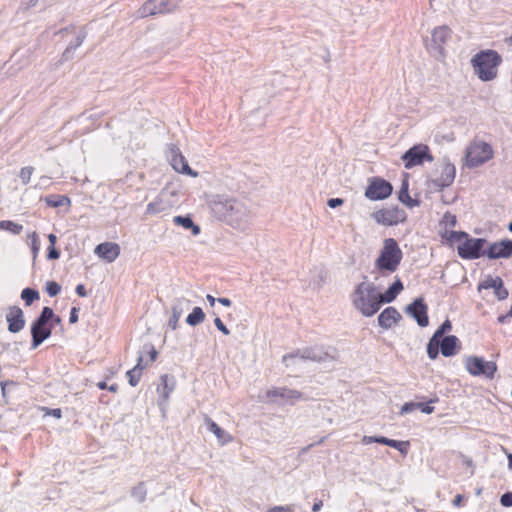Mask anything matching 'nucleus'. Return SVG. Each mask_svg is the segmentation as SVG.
<instances>
[{"mask_svg": "<svg viewBox=\"0 0 512 512\" xmlns=\"http://www.w3.org/2000/svg\"><path fill=\"white\" fill-rule=\"evenodd\" d=\"M502 58L495 50L480 51L471 59L474 73L482 81H491L496 78L498 66L501 64Z\"/></svg>", "mask_w": 512, "mask_h": 512, "instance_id": "obj_4", "label": "nucleus"}, {"mask_svg": "<svg viewBox=\"0 0 512 512\" xmlns=\"http://www.w3.org/2000/svg\"><path fill=\"white\" fill-rule=\"evenodd\" d=\"M147 355H148V362L149 363H153L154 361H156L157 359V355H158V352L156 351V349L154 348V346H150L149 347V350L147 351Z\"/></svg>", "mask_w": 512, "mask_h": 512, "instance_id": "obj_47", "label": "nucleus"}, {"mask_svg": "<svg viewBox=\"0 0 512 512\" xmlns=\"http://www.w3.org/2000/svg\"><path fill=\"white\" fill-rule=\"evenodd\" d=\"M490 289L495 290V294L499 300H504L508 297V291L504 287L503 281L500 277H488L480 285L479 289Z\"/></svg>", "mask_w": 512, "mask_h": 512, "instance_id": "obj_20", "label": "nucleus"}, {"mask_svg": "<svg viewBox=\"0 0 512 512\" xmlns=\"http://www.w3.org/2000/svg\"><path fill=\"white\" fill-rule=\"evenodd\" d=\"M207 300L211 306L215 304L216 299L212 295H207Z\"/></svg>", "mask_w": 512, "mask_h": 512, "instance_id": "obj_59", "label": "nucleus"}, {"mask_svg": "<svg viewBox=\"0 0 512 512\" xmlns=\"http://www.w3.org/2000/svg\"><path fill=\"white\" fill-rule=\"evenodd\" d=\"M403 288V283L400 279H397L383 294L380 293L381 303L394 301Z\"/></svg>", "mask_w": 512, "mask_h": 512, "instance_id": "obj_24", "label": "nucleus"}, {"mask_svg": "<svg viewBox=\"0 0 512 512\" xmlns=\"http://www.w3.org/2000/svg\"><path fill=\"white\" fill-rule=\"evenodd\" d=\"M493 154L490 144L482 140H474L466 149L465 164L470 168L478 167L492 159Z\"/></svg>", "mask_w": 512, "mask_h": 512, "instance_id": "obj_6", "label": "nucleus"}, {"mask_svg": "<svg viewBox=\"0 0 512 512\" xmlns=\"http://www.w3.org/2000/svg\"><path fill=\"white\" fill-rule=\"evenodd\" d=\"M452 329L451 322L446 320L442 323V325L435 331L433 335L439 337L440 339L444 336L446 332H449Z\"/></svg>", "mask_w": 512, "mask_h": 512, "instance_id": "obj_40", "label": "nucleus"}, {"mask_svg": "<svg viewBox=\"0 0 512 512\" xmlns=\"http://www.w3.org/2000/svg\"><path fill=\"white\" fill-rule=\"evenodd\" d=\"M388 446L397 449L402 455L405 456L408 453L410 443L409 441L389 439Z\"/></svg>", "mask_w": 512, "mask_h": 512, "instance_id": "obj_37", "label": "nucleus"}, {"mask_svg": "<svg viewBox=\"0 0 512 512\" xmlns=\"http://www.w3.org/2000/svg\"><path fill=\"white\" fill-rule=\"evenodd\" d=\"M402 319L400 312L395 307L385 308L378 316V323L383 329L396 326Z\"/></svg>", "mask_w": 512, "mask_h": 512, "instance_id": "obj_19", "label": "nucleus"}, {"mask_svg": "<svg viewBox=\"0 0 512 512\" xmlns=\"http://www.w3.org/2000/svg\"><path fill=\"white\" fill-rule=\"evenodd\" d=\"M34 168L32 166H26L21 168L19 177L23 184H28L31 180Z\"/></svg>", "mask_w": 512, "mask_h": 512, "instance_id": "obj_38", "label": "nucleus"}, {"mask_svg": "<svg viewBox=\"0 0 512 512\" xmlns=\"http://www.w3.org/2000/svg\"><path fill=\"white\" fill-rule=\"evenodd\" d=\"M174 223L183 226L185 229H193L194 234L199 233V227L195 226L190 217L176 216L174 217Z\"/></svg>", "mask_w": 512, "mask_h": 512, "instance_id": "obj_36", "label": "nucleus"}, {"mask_svg": "<svg viewBox=\"0 0 512 512\" xmlns=\"http://www.w3.org/2000/svg\"><path fill=\"white\" fill-rule=\"evenodd\" d=\"M5 319L8 324V331L11 333H18L25 327V316L19 306L8 307Z\"/></svg>", "mask_w": 512, "mask_h": 512, "instance_id": "obj_12", "label": "nucleus"}, {"mask_svg": "<svg viewBox=\"0 0 512 512\" xmlns=\"http://www.w3.org/2000/svg\"><path fill=\"white\" fill-rule=\"evenodd\" d=\"M466 465H468V466H472V460H470V459H469V460H467V461H466Z\"/></svg>", "mask_w": 512, "mask_h": 512, "instance_id": "obj_63", "label": "nucleus"}, {"mask_svg": "<svg viewBox=\"0 0 512 512\" xmlns=\"http://www.w3.org/2000/svg\"><path fill=\"white\" fill-rule=\"evenodd\" d=\"M78 312H79L78 308L72 307V309L70 311V317H69V322L71 324H74L78 321Z\"/></svg>", "mask_w": 512, "mask_h": 512, "instance_id": "obj_48", "label": "nucleus"}, {"mask_svg": "<svg viewBox=\"0 0 512 512\" xmlns=\"http://www.w3.org/2000/svg\"><path fill=\"white\" fill-rule=\"evenodd\" d=\"M170 163L173 169L178 173L187 174L192 177L198 176V173L190 168L185 156L180 152L178 148H173L171 150Z\"/></svg>", "mask_w": 512, "mask_h": 512, "instance_id": "obj_16", "label": "nucleus"}, {"mask_svg": "<svg viewBox=\"0 0 512 512\" xmlns=\"http://www.w3.org/2000/svg\"><path fill=\"white\" fill-rule=\"evenodd\" d=\"M48 240L50 242V245L55 246L56 241H57V237H56L55 234H49L48 235Z\"/></svg>", "mask_w": 512, "mask_h": 512, "instance_id": "obj_56", "label": "nucleus"}, {"mask_svg": "<svg viewBox=\"0 0 512 512\" xmlns=\"http://www.w3.org/2000/svg\"><path fill=\"white\" fill-rule=\"evenodd\" d=\"M483 254L490 259L509 258L512 255V240L491 243Z\"/></svg>", "mask_w": 512, "mask_h": 512, "instance_id": "obj_15", "label": "nucleus"}, {"mask_svg": "<svg viewBox=\"0 0 512 512\" xmlns=\"http://www.w3.org/2000/svg\"><path fill=\"white\" fill-rule=\"evenodd\" d=\"M399 200L405 204L406 206L408 207H414L415 205H417V202L414 201L411 196L409 195V192H408V182L407 181H404L403 184H402V187L399 191Z\"/></svg>", "mask_w": 512, "mask_h": 512, "instance_id": "obj_31", "label": "nucleus"}, {"mask_svg": "<svg viewBox=\"0 0 512 512\" xmlns=\"http://www.w3.org/2000/svg\"><path fill=\"white\" fill-rule=\"evenodd\" d=\"M169 0H148L139 9L141 18L169 13L173 10Z\"/></svg>", "mask_w": 512, "mask_h": 512, "instance_id": "obj_11", "label": "nucleus"}, {"mask_svg": "<svg viewBox=\"0 0 512 512\" xmlns=\"http://www.w3.org/2000/svg\"><path fill=\"white\" fill-rule=\"evenodd\" d=\"M29 238L31 240V247L34 252V256L36 257V255L38 254L39 249H40V242H39L38 234L36 232H32L29 235Z\"/></svg>", "mask_w": 512, "mask_h": 512, "instance_id": "obj_41", "label": "nucleus"}, {"mask_svg": "<svg viewBox=\"0 0 512 512\" xmlns=\"http://www.w3.org/2000/svg\"><path fill=\"white\" fill-rule=\"evenodd\" d=\"M0 230H6L17 235L22 232L23 226L10 220H2L0 221Z\"/></svg>", "mask_w": 512, "mask_h": 512, "instance_id": "obj_35", "label": "nucleus"}, {"mask_svg": "<svg viewBox=\"0 0 512 512\" xmlns=\"http://www.w3.org/2000/svg\"><path fill=\"white\" fill-rule=\"evenodd\" d=\"M174 385L169 383L168 375H162L160 377V385L157 388L158 394L163 398V400H167L173 391Z\"/></svg>", "mask_w": 512, "mask_h": 512, "instance_id": "obj_28", "label": "nucleus"}, {"mask_svg": "<svg viewBox=\"0 0 512 512\" xmlns=\"http://www.w3.org/2000/svg\"><path fill=\"white\" fill-rule=\"evenodd\" d=\"M217 301L227 307L231 306L232 304L231 300L228 298H218Z\"/></svg>", "mask_w": 512, "mask_h": 512, "instance_id": "obj_54", "label": "nucleus"}, {"mask_svg": "<svg viewBox=\"0 0 512 512\" xmlns=\"http://www.w3.org/2000/svg\"><path fill=\"white\" fill-rule=\"evenodd\" d=\"M457 224L456 216L450 212H447L443 215L441 221L439 222V235L441 237V241L443 242V234L445 232H456L454 230Z\"/></svg>", "mask_w": 512, "mask_h": 512, "instance_id": "obj_22", "label": "nucleus"}, {"mask_svg": "<svg viewBox=\"0 0 512 512\" xmlns=\"http://www.w3.org/2000/svg\"><path fill=\"white\" fill-rule=\"evenodd\" d=\"M506 42L512 46V35L506 39Z\"/></svg>", "mask_w": 512, "mask_h": 512, "instance_id": "obj_62", "label": "nucleus"}, {"mask_svg": "<svg viewBox=\"0 0 512 512\" xmlns=\"http://www.w3.org/2000/svg\"><path fill=\"white\" fill-rule=\"evenodd\" d=\"M54 317V312L50 307H44L39 317L31 325L32 348H37L52 333V324L50 320Z\"/></svg>", "mask_w": 512, "mask_h": 512, "instance_id": "obj_5", "label": "nucleus"}, {"mask_svg": "<svg viewBox=\"0 0 512 512\" xmlns=\"http://www.w3.org/2000/svg\"><path fill=\"white\" fill-rule=\"evenodd\" d=\"M61 287L55 281H49L46 284V292L49 296L54 297L60 293Z\"/></svg>", "mask_w": 512, "mask_h": 512, "instance_id": "obj_39", "label": "nucleus"}, {"mask_svg": "<svg viewBox=\"0 0 512 512\" xmlns=\"http://www.w3.org/2000/svg\"><path fill=\"white\" fill-rule=\"evenodd\" d=\"M440 338L433 335L427 345V354L430 359L434 360L438 357L439 348L441 349Z\"/></svg>", "mask_w": 512, "mask_h": 512, "instance_id": "obj_30", "label": "nucleus"}, {"mask_svg": "<svg viewBox=\"0 0 512 512\" xmlns=\"http://www.w3.org/2000/svg\"><path fill=\"white\" fill-rule=\"evenodd\" d=\"M463 500H464L463 495L457 494L453 500V505L456 507H460V506H462Z\"/></svg>", "mask_w": 512, "mask_h": 512, "instance_id": "obj_50", "label": "nucleus"}, {"mask_svg": "<svg viewBox=\"0 0 512 512\" xmlns=\"http://www.w3.org/2000/svg\"><path fill=\"white\" fill-rule=\"evenodd\" d=\"M500 503L504 507L512 506V492H507L503 494L500 498Z\"/></svg>", "mask_w": 512, "mask_h": 512, "instance_id": "obj_42", "label": "nucleus"}, {"mask_svg": "<svg viewBox=\"0 0 512 512\" xmlns=\"http://www.w3.org/2000/svg\"><path fill=\"white\" fill-rule=\"evenodd\" d=\"M392 192L393 186L390 182L380 177H372L365 189V197L372 201L384 200L390 197Z\"/></svg>", "mask_w": 512, "mask_h": 512, "instance_id": "obj_9", "label": "nucleus"}, {"mask_svg": "<svg viewBox=\"0 0 512 512\" xmlns=\"http://www.w3.org/2000/svg\"><path fill=\"white\" fill-rule=\"evenodd\" d=\"M440 344L442 355L445 357H450L456 353L458 338L454 335L442 337Z\"/></svg>", "mask_w": 512, "mask_h": 512, "instance_id": "obj_23", "label": "nucleus"}, {"mask_svg": "<svg viewBox=\"0 0 512 512\" xmlns=\"http://www.w3.org/2000/svg\"><path fill=\"white\" fill-rule=\"evenodd\" d=\"M508 466L512 470V454H508Z\"/></svg>", "mask_w": 512, "mask_h": 512, "instance_id": "obj_61", "label": "nucleus"}, {"mask_svg": "<svg viewBox=\"0 0 512 512\" xmlns=\"http://www.w3.org/2000/svg\"><path fill=\"white\" fill-rule=\"evenodd\" d=\"M343 204V199L341 198H332L328 200V206L331 208H336Z\"/></svg>", "mask_w": 512, "mask_h": 512, "instance_id": "obj_49", "label": "nucleus"}, {"mask_svg": "<svg viewBox=\"0 0 512 512\" xmlns=\"http://www.w3.org/2000/svg\"><path fill=\"white\" fill-rule=\"evenodd\" d=\"M438 399H431L428 403H417V402H407L404 405H402L400 409V414L404 415L410 412H413L417 409H419L421 412L425 414H431L434 412V407L430 404L437 402Z\"/></svg>", "mask_w": 512, "mask_h": 512, "instance_id": "obj_21", "label": "nucleus"}, {"mask_svg": "<svg viewBox=\"0 0 512 512\" xmlns=\"http://www.w3.org/2000/svg\"><path fill=\"white\" fill-rule=\"evenodd\" d=\"M42 410L45 412V415H51L55 418H61L62 417V411L60 408H42Z\"/></svg>", "mask_w": 512, "mask_h": 512, "instance_id": "obj_43", "label": "nucleus"}, {"mask_svg": "<svg viewBox=\"0 0 512 512\" xmlns=\"http://www.w3.org/2000/svg\"><path fill=\"white\" fill-rule=\"evenodd\" d=\"M404 166L406 169H411L415 166L422 165L424 161H432L433 156L430 154V149L425 144H418L411 147L402 156Z\"/></svg>", "mask_w": 512, "mask_h": 512, "instance_id": "obj_10", "label": "nucleus"}, {"mask_svg": "<svg viewBox=\"0 0 512 512\" xmlns=\"http://www.w3.org/2000/svg\"><path fill=\"white\" fill-rule=\"evenodd\" d=\"M97 387L100 389V390H105L107 389L108 385L105 381H102V382H98L97 383Z\"/></svg>", "mask_w": 512, "mask_h": 512, "instance_id": "obj_58", "label": "nucleus"}, {"mask_svg": "<svg viewBox=\"0 0 512 512\" xmlns=\"http://www.w3.org/2000/svg\"><path fill=\"white\" fill-rule=\"evenodd\" d=\"M431 36L433 43L441 47L450 38L451 29L446 25L436 27L433 29Z\"/></svg>", "mask_w": 512, "mask_h": 512, "instance_id": "obj_25", "label": "nucleus"}, {"mask_svg": "<svg viewBox=\"0 0 512 512\" xmlns=\"http://www.w3.org/2000/svg\"><path fill=\"white\" fill-rule=\"evenodd\" d=\"M403 256L398 242L394 238H385L374 267L381 276L391 275L399 269Z\"/></svg>", "mask_w": 512, "mask_h": 512, "instance_id": "obj_2", "label": "nucleus"}, {"mask_svg": "<svg viewBox=\"0 0 512 512\" xmlns=\"http://www.w3.org/2000/svg\"><path fill=\"white\" fill-rule=\"evenodd\" d=\"M204 422L207 425L209 431H211L217 437V439L221 441L223 444L232 440L231 436L227 435L225 431L210 417L205 416Z\"/></svg>", "mask_w": 512, "mask_h": 512, "instance_id": "obj_26", "label": "nucleus"}, {"mask_svg": "<svg viewBox=\"0 0 512 512\" xmlns=\"http://www.w3.org/2000/svg\"><path fill=\"white\" fill-rule=\"evenodd\" d=\"M323 507V501L322 500H317L313 506H312V511L313 512H318L321 510V508Z\"/></svg>", "mask_w": 512, "mask_h": 512, "instance_id": "obj_53", "label": "nucleus"}, {"mask_svg": "<svg viewBox=\"0 0 512 512\" xmlns=\"http://www.w3.org/2000/svg\"><path fill=\"white\" fill-rule=\"evenodd\" d=\"M372 219L381 226L391 227L403 224L407 213L397 205L382 207L371 214Z\"/></svg>", "mask_w": 512, "mask_h": 512, "instance_id": "obj_7", "label": "nucleus"}, {"mask_svg": "<svg viewBox=\"0 0 512 512\" xmlns=\"http://www.w3.org/2000/svg\"><path fill=\"white\" fill-rule=\"evenodd\" d=\"M205 314L200 307H195L193 311L187 316V323L191 326H195L204 321Z\"/></svg>", "mask_w": 512, "mask_h": 512, "instance_id": "obj_32", "label": "nucleus"}, {"mask_svg": "<svg viewBox=\"0 0 512 512\" xmlns=\"http://www.w3.org/2000/svg\"><path fill=\"white\" fill-rule=\"evenodd\" d=\"M45 202L50 207H60L70 205V198L64 195H49L45 198Z\"/></svg>", "mask_w": 512, "mask_h": 512, "instance_id": "obj_29", "label": "nucleus"}, {"mask_svg": "<svg viewBox=\"0 0 512 512\" xmlns=\"http://www.w3.org/2000/svg\"><path fill=\"white\" fill-rule=\"evenodd\" d=\"M39 292L31 288H25L21 292V298L26 306H30L34 301L39 299Z\"/></svg>", "mask_w": 512, "mask_h": 512, "instance_id": "obj_33", "label": "nucleus"}, {"mask_svg": "<svg viewBox=\"0 0 512 512\" xmlns=\"http://www.w3.org/2000/svg\"><path fill=\"white\" fill-rule=\"evenodd\" d=\"M76 293H77L80 297H85V296H86V289H85L84 285L79 284V285L76 287Z\"/></svg>", "mask_w": 512, "mask_h": 512, "instance_id": "obj_51", "label": "nucleus"}, {"mask_svg": "<svg viewBox=\"0 0 512 512\" xmlns=\"http://www.w3.org/2000/svg\"><path fill=\"white\" fill-rule=\"evenodd\" d=\"M214 324L225 335H228L230 333L229 329L224 325V323L222 322V320L219 317L215 318Z\"/></svg>", "mask_w": 512, "mask_h": 512, "instance_id": "obj_44", "label": "nucleus"}, {"mask_svg": "<svg viewBox=\"0 0 512 512\" xmlns=\"http://www.w3.org/2000/svg\"><path fill=\"white\" fill-rule=\"evenodd\" d=\"M165 210V206L163 200L161 198H156L154 201L150 202L146 207V213L149 215H155L161 213Z\"/></svg>", "mask_w": 512, "mask_h": 512, "instance_id": "obj_34", "label": "nucleus"}, {"mask_svg": "<svg viewBox=\"0 0 512 512\" xmlns=\"http://www.w3.org/2000/svg\"><path fill=\"white\" fill-rule=\"evenodd\" d=\"M95 254L111 263L120 255V246L115 242H103L95 247Z\"/></svg>", "mask_w": 512, "mask_h": 512, "instance_id": "obj_18", "label": "nucleus"}, {"mask_svg": "<svg viewBox=\"0 0 512 512\" xmlns=\"http://www.w3.org/2000/svg\"><path fill=\"white\" fill-rule=\"evenodd\" d=\"M407 312L411 314L418 325L421 327H426L429 324V318L427 315L428 307L424 303L423 299H416L413 303H411L407 307Z\"/></svg>", "mask_w": 512, "mask_h": 512, "instance_id": "obj_17", "label": "nucleus"}, {"mask_svg": "<svg viewBox=\"0 0 512 512\" xmlns=\"http://www.w3.org/2000/svg\"><path fill=\"white\" fill-rule=\"evenodd\" d=\"M438 173L439 175L432 179V184L438 189H443L453 183L456 169L451 163H443L440 165Z\"/></svg>", "mask_w": 512, "mask_h": 512, "instance_id": "obj_14", "label": "nucleus"}, {"mask_svg": "<svg viewBox=\"0 0 512 512\" xmlns=\"http://www.w3.org/2000/svg\"><path fill=\"white\" fill-rule=\"evenodd\" d=\"M266 397L271 402H276L278 399H280L285 402L293 403L302 398V393L287 387H274L267 390Z\"/></svg>", "mask_w": 512, "mask_h": 512, "instance_id": "obj_13", "label": "nucleus"}, {"mask_svg": "<svg viewBox=\"0 0 512 512\" xmlns=\"http://www.w3.org/2000/svg\"><path fill=\"white\" fill-rule=\"evenodd\" d=\"M47 257L48 259L56 260L60 257V252L55 248V246L50 245Z\"/></svg>", "mask_w": 512, "mask_h": 512, "instance_id": "obj_46", "label": "nucleus"}, {"mask_svg": "<svg viewBox=\"0 0 512 512\" xmlns=\"http://www.w3.org/2000/svg\"><path fill=\"white\" fill-rule=\"evenodd\" d=\"M143 361H144L143 356L138 357L137 364L135 365V367L132 368L131 370L127 371V373H126L127 377H128L129 384L133 387L136 386L141 379L142 371L146 366V364L145 365L143 364Z\"/></svg>", "mask_w": 512, "mask_h": 512, "instance_id": "obj_27", "label": "nucleus"}, {"mask_svg": "<svg viewBox=\"0 0 512 512\" xmlns=\"http://www.w3.org/2000/svg\"><path fill=\"white\" fill-rule=\"evenodd\" d=\"M509 230L512 232V222L509 224Z\"/></svg>", "mask_w": 512, "mask_h": 512, "instance_id": "obj_64", "label": "nucleus"}, {"mask_svg": "<svg viewBox=\"0 0 512 512\" xmlns=\"http://www.w3.org/2000/svg\"><path fill=\"white\" fill-rule=\"evenodd\" d=\"M465 368L472 376H485L488 379H493L497 371V365L493 361H484L483 358L478 356H469L465 359Z\"/></svg>", "mask_w": 512, "mask_h": 512, "instance_id": "obj_8", "label": "nucleus"}, {"mask_svg": "<svg viewBox=\"0 0 512 512\" xmlns=\"http://www.w3.org/2000/svg\"><path fill=\"white\" fill-rule=\"evenodd\" d=\"M485 239L471 238L466 232H445L443 244L456 246L458 255L462 259H478L484 252Z\"/></svg>", "mask_w": 512, "mask_h": 512, "instance_id": "obj_1", "label": "nucleus"}, {"mask_svg": "<svg viewBox=\"0 0 512 512\" xmlns=\"http://www.w3.org/2000/svg\"><path fill=\"white\" fill-rule=\"evenodd\" d=\"M353 306L365 317H371L381 308L380 293L372 283H359L351 295Z\"/></svg>", "mask_w": 512, "mask_h": 512, "instance_id": "obj_3", "label": "nucleus"}, {"mask_svg": "<svg viewBox=\"0 0 512 512\" xmlns=\"http://www.w3.org/2000/svg\"><path fill=\"white\" fill-rule=\"evenodd\" d=\"M374 439H376V436H364L362 441L365 444H370V443H375Z\"/></svg>", "mask_w": 512, "mask_h": 512, "instance_id": "obj_55", "label": "nucleus"}, {"mask_svg": "<svg viewBox=\"0 0 512 512\" xmlns=\"http://www.w3.org/2000/svg\"><path fill=\"white\" fill-rule=\"evenodd\" d=\"M107 389H108L109 391H111V392H116V391H117V389H118V387H117V385H116V384H113V385H111V386H108V387H107Z\"/></svg>", "mask_w": 512, "mask_h": 512, "instance_id": "obj_60", "label": "nucleus"}, {"mask_svg": "<svg viewBox=\"0 0 512 512\" xmlns=\"http://www.w3.org/2000/svg\"><path fill=\"white\" fill-rule=\"evenodd\" d=\"M375 443L383 444L388 446L389 438L383 437V436H376V439H374Z\"/></svg>", "mask_w": 512, "mask_h": 512, "instance_id": "obj_52", "label": "nucleus"}, {"mask_svg": "<svg viewBox=\"0 0 512 512\" xmlns=\"http://www.w3.org/2000/svg\"><path fill=\"white\" fill-rule=\"evenodd\" d=\"M268 512H294L291 506H274L271 507Z\"/></svg>", "mask_w": 512, "mask_h": 512, "instance_id": "obj_45", "label": "nucleus"}, {"mask_svg": "<svg viewBox=\"0 0 512 512\" xmlns=\"http://www.w3.org/2000/svg\"><path fill=\"white\" fill-rule=\"evenodd\" d=\"M61 322V319L59 316L54 314V317L50 320V323L52 324V328L54 325L59 324Z\"/></svg>", "mask_w": 512, "mask_h": 512, "instance_id": "obj_57", "label": "nucleus"}]
</instances>
